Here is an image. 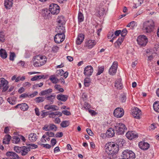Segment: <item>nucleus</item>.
<instances>
[{
  "label": "nucleus",
  "mask_w": 159,
  "mask_h": 159,
  "mask_svg": "<svg viewBox=\"0 0 159 159\" xmlns=\"http://www.w3.org/2000/svg\"><path fill=\"white\" fill-rule=\"evenodd\" d=\"M106 146L105 151L107 154V157L110 159L116 158V155L119 151V146L113 142L108 143Z\"/></svg>",
  "instance_id": "nucleus-1"
},
{
  "label": "nucleus",
  "mask_w": 159,
  "mask_h": 159,
  "mask_svg": "<svg viewBox=\"0 0 159 159\" xmlns=\"http://www.w3.org/2000/svg\"><path fill=\"white\" fill-rule=\"evenodd\" d=\"M154 26V21L152 20H150L143 23L142 30L144 33H150L153 31Z\"/></svg>",
  "instance_id": "nucleus-2"
},
{
  "label": "nucleus",
  "mask_w": 159,
  "mask_h": 159,
  "mask_svg": "<svg viewBox=\"0 0 159 159\" xmlns=\"http://www.w3.org/2000/svg\"><path fill=\"white\" fill-rule=\"evenodd\" d=\"M47 58L44 56L38 55L34 57L33 65L35 67L43 66L46 62Z\"/></svg>",
  "instance_id": "nucleus-3"
},
{
  "label": "nucleus",
  "mask_w": 159,
  "mask_h": 159,
  "mask_svg": "<svg viewBox=\"0 0 159 159\" xmlns=\"http://www.w3.org/2000/svg\"><path fill=\"white\" fill-rule=\"evenodd\" d=\"M115 129L118 135L123 134L127 130L125 125L121 123H116L115 125Z\"/></svg>",
  "instance_id": "nucleus-4"
},
{
  "label": "nucleus",
  "mask_w": 159,
  "mask_h": 159,
  "mask_svg": "<svg viewBox=\"0 0 159 159\" xmlns=\"http://www.w3.org/2000/svg\"><path fill=\"white\" fill-rule=\"evenodd\" d=\"M137 41L138 44L142 46H145L148 42L147 37L143 35L139 36Z\"/></svg>",
  "instance_id": "nucleus-5"
},
{
  "label": "nucleus",
  "mask_w": 159,
  "mask_h": 159,
  "mask_svg": "<svg viewBox=\"0 0 159 159\" xmlns=\"http://www.w3.org/2000/svg\"><path fill=\"white\" fill-rule=\"evenodd\" d=\"M50 12L53 15H57L60 11L59 7L56 4L52 3L49 6Z\"/></svg>",
  "instance_id": "nucleus-6"
},
{
  "label": "nucleus",
  "mask_w": 159,
  "mask_h": 159,
  "mask_svg": "<svg viewBox=\"0 0 159 159\" xmlns=\"http://www.w3.org/2000/svg\"><path fill=\"white\" fill-rule=\"evenodd\" d=\"M65 34L57 33L54 37V40L55 42L59 43L62 42L65 38Z\"/></svg>",
  "instance_id": "nucleus-7"
},
{
  "label": "nucleus",
  "mask_w": 159,
  "mask_h": 159,
  "mask_svg": "<svg viewBox=\"0 0 159 159\" xmlns=\"http://www.w3.org/2000/svg\"><path fill=\"white\" fill-rule=\"evenodd\" d=\"M124 111L122 108L117 107L114 111L113 114L114 116L117 118H120L124 115Z\"/></svg>",
  "instance_id": "nucleus-8"
},
{
  "label": "nucleus",
  "mask_w": 159,
  "mask_h": 159,
  "mask_svg": "<svg viewBox=\"0 0 159 159\" xmlns=\"http://www.w3.org/2000/svg\"><path fill=\"white\" fill-rule=\"evenodd\" d=\"M0 88L2 89L3 92H5L7 89L8 86H7L8 82L3 78L0 79Z\"/></svg>",
  "instance_id": "nucleus-9"
},
{
  "label": "nucleus",
  "mask_w": 159,
  "mask_h": 159,
  "mask_svg": "<svg viewBox=\"0 0 159 159\" xmlns=\"http://www.w3.org/2000/svg\"><path fill=\"white\" fill-rule=\"evenodd\" d=\"M118 62L114 61L112 63V66L109 70V73L111 75H114L116 73L117 68Z\"/></svg>",
  "instance_id": "nucleus-10"
},
{
  "label": "nucleus",
  "mask_w": 159,
  "mask_h": 159,
  "mask_svg": "<svg viewBox=\"0 0 159 159\" xmlns=\"http://www.w3.org/2000/svg\"><path fill=\"white\" fill-rule=\"evenodd\" d=\"M126 136L129 139L132 140L137 138L138 137V135L135 131H129L126 133Z\"/></svg>",
  "instance_id": "nucleus-11"
},
{
  "label": "nucleus",
  "mask_w": 159,
  "mask_h": 159,
  "mask_svg": "<svg viewBox=\"0 0 159 159\" xmlns=\"http://www.w3.org/2000/svg\"><path fill=\"white\" fill-rule=\"evenodd\" d=\"M93 72V67L91 66H88L84 68V73L86 76H90L92 75Z\"/></svg>",
  "instance_id": "nucleus-12"
},
{
  "label": "nucleus",
  "mask_w": 159,
  "mask_h": 159,
  "mask_svg": "<svg viewBox=\"0 0 159 159\" xmlns=\"http://www.w3.org/2000/svg\"><path fill=\"white\" fill-rule=\"evenodd\" d=\"M133 116L135 118L139 119L141 114V111L137 107H135L132 110Z\"/></svg>",
  "instance_id": "nucleus-13"
},
{
  "label": "nucleus",
  "mask_w": 159,
  "mask_h": 159,
  "mask_svg": "<svg viewBox=\"0 0 159 159\" xmlns=\"http://www.w3.org/2000/svg\"><path fill=\"white\" fill-rule=\"evenodd\" d=\"M139 146L140 148L143 150H148L150 147V144L144 141H141L139 142Z\"/></svg>",
  "instance_id": "nucleus-14"
},
{
  "label": "nucleus",
  "mask_w": 159,
  "mask_h": 159,
  "mask_svg": "<svg viewBox=\"0 0 159 159\" xmlns=\"http://www.w3.org/2000/svg\"><path fill=\"white\" fill-rule=\"evenodd\" d=\"M125 155L127 156L126 159H135V154L129 150H125Z\"/></svg>",
  "instance_id": "nucleus-15"
},
{
  "label": "nucleus",
  "mask_w": 159,
  "mask_h": 159,
  "mask_svg": "<svg viewBox=\"0 0 159 159\" xmlns=\"http://www.w3.org/2000/svg\"><path fill=\"white\" fill-rule=\"evenodd\" d=\"M96 43L95 40L89 39L86 41L85 46L89 48H91L96 44Z\"/></svg>",
  "instance_id": "nucleus-16"
},
{
  "label": "nucleus",
  "mask_w": 159,
  "mask_h": 159,
  "mask_svg": "<svg viewBox=\"0 0 159 159\" xmlns=\"http://www.w3.org/2000/svg\"><path fill=\"white\" fill-rule=\"evenodd\" d=\"M63 25H57L56 29V31L58 33L64 34L65 32V27Z\"/></svg>",
  "instance_id": "nucleus-17"
},
{
  "label": "nucleus",
  "mask_w": 159,
  "mask_h": 159,
  "mask_svg": "<svg viewBox=\"0 0 159 159\" xmlns=\"http://www.w3.org/2000/svg\"><path fill=\"white\" fill-rule=\"evenodd\" d=\"M7 157H11L13 159H19V156L15 152H7L6 153Z\"/></svg>",
  "instance_id": "nucleus-18"
},
{
  "label": "nucleus",
  "mask_w": 159,
  "mask_h": 159,
  "mask_svg": "<svg viewBox=\"0 0 159 159\" xmlns=\"http://www.w3.org/2000/svg\"><path fill=\"white\" fill-rule=\"evenodd\" d=\"M115 86L117 89L120 90L123 88V85L121 82V79H118L115 81Z\"/></svg>",
  "instance_id": "nucleus-19"
},
{
  "label": "nucleus",
  "mask_w": 159,
  "mask_h": 159,
  "mask_svg": "<svg viewBox=\"0 0 159 159\" xmlns=\"http://www.w3.org/2000/svg\"><path fill=\"white\" fill-rule=\"evenodd\" d=\"M13 4V0H5L4 1V6L7 9H10L12 7Z\"/></svg>",
  "instance_id": "nucleus-20"
},
{
  "label": "nucleus",
  "mask_w": 159,
  "mask_h": 159,
  "mask_svg": "<svg viewBox=\"0 0 159 159\" xmlns=\"http://www.w3.org/2000/svg\"><path fill=\"white\" fill-rule=\"evenodd\" d=\"M57 25H64L66 22L64 17L63 16H58L57 20Z\"/></svg>",
  "instance_id": "nucleus-21"
},
{
  "label": "nucleus",
  "mask_w": 159,
  "mask_h": 159,
  "mask_svg": "<svg viewBox=\"0 0 159 159\" xmlns=\"http://www.w3.org/2000/svg\"><path fill=\"white\" fill-rule=\"evenodd\" d=\"M21 154L22 156H25L29 152L30 150V148L28 147L22 146V147Z\"/></svg>",
  "instance_id": "nucleus-22"
},
{
  "label": "nucleus",
  "mask_w": 159,
  "mask_h": 159,
  "mask_svg": "<svg viewBox=\"0 0 159 159\" xmlns=\"http://www.w3.org/2000/svg\"><path fill=\"white\" fill-rule=\"evenodd\" d=\"M44 108L47 110H52V111H57L59 110V108L56 105H46L44 106Z\"/></svg>",
  "instance_id": "nucleus-23"
},
{
  "label": "nucleus",
  "mask_w": 159,
  "mask_h": 159,
  "mask_svg": "<svg viewBox=\"0 0 159 159\" xmlns=\"http://www.w3.org/2000/svg\"><path fill=\"white\" fill-rule=\"evenodd\" d=\"M84 38V35L82 34H79L76 40V43L78 45L80 44Z\"/></svg>",
  "instance_id": "nucleus-24"
},
{
  "label": "nucleus",
  "mask_w": 159,
  "mask_h": 159,
  "mask_svg": "<svg viewBox=\"0 0 159 159\" xmlns=\"http://www.w3.org/2000/svg\"><path fill=\"white\" fill-rule=\"evenodd\" d=\"M38 138V136L36 134L34 133H30L29 136V139L31 142H34Z\"/></svg>",
  "instance_id": "nucleus-25"
},
{
  "label": "nucleus",
  "mask_w": 159,
  "mask_h": 159,
  "mask_svg": "<svg viewBox=\"0 0 159 159\" xmlns=\"http://www.w3.org/2000/svg\"><path fill=\"white\" fill-rule=\"evenodd\" d=\"M68 96L66 95H64L62 94H58L57 96V99L63 102L66 101L67 99Z\"/></svg>",
  "instance_id": "nucleus-26"
},
{
  "label": "nucleus",
  "mask_w": 159,
  "mask_h": 159,
  "mask_svg": "<svg viewBox=\"0 0 159 159\" xmlns=\"http://www.w3.org/2000/svg\"><path fill=\"white\" fill-rule=\"evenodd\" d=\"M55 95H51L50 96H46L47 100L49 102L50 104H52L53 103L54 100L55 98Z\"/></svg>",
  "instance_id": "nucleus-27"
},
{
  "label": "nucleus",
  "mask_w": 159,
  "mask_h": 159,
  "mask_svg": "<svg viewBox=\"0 0 159 159\" xmlns=\"http://www.w3.org/2000/svg\"><path fill=\"white\" fill-rule=\"evenodd\" d=\"M106 135L108 137H112L115 134L114 129L111 128H109L106 133Z\"/></svg>",
  "instance_id": "nucleus-28"
},
{
  "label": "nucleus",
  "mask_w": 159,
  "mask_h": 159,
  "mask_svg": "<svg viewBox=\"0 0 159 159\" xmlns=\"http://www.w3.org/2000/svg\"><path fill=\"white\" fill-rule=\"evenodd\" d=\"M7 101L10 104L12 105H15L16 102V98L13 97L8 98Z\"/></svg>",
  "instance_id": "nucleus-29"
},
{
  "label": "nucleus",
  "mask_w": 159,
  "mask_h": 159,
  "mask_svg": "<svg viewBox=\"0 0 159 159\" xmlns=\"http://www.w3.org/2000/svg\"><path fill=\"white\" fill-rule=\"evenodd\" d=\"M11 138L9 135H6L5 138L3 140V143L4 144H8Z\"/></svg>",
  "instance_id": "nucleus-30"
},
{
  "label": "nucleus",
  "mask_w": 159,
  "mask_h": 159,
  "mask_svg": "<svg viewBox=\"0 0 159 159\" xmlns=\"http://www.w3.org/2000/svg\"><path fill=\"white\" fill-rule=\"evenodd\" d=\"M153 108L156 112H159V101H156L154 103Z\"/></svg>",
  "instance_id": "nucleus-31"
},
{
  "label": "nucleus",
  "mask_w": 159,
  "mask_h": 159,
  "mask_svg": "<svg viewBox=\"0 0 159 159\" xmlns=\"http://www.w3.org/2000/svg\"><path fill=\"white\" fill-rule=\"evenodd\" d=\"M52 89L50 88L48 89L41 91L40 92V95L42 96L51 93L52 92Z\"/></svg>",
  "instance_id": "nucleus-32"
},
{
  "label": "nucleus",
  "mask_w": 159,
  "mask_h": 159,
  "mask_svg": "<svg viewBox=\"0 0 159 159\" xmlns=\"http://www.w3.org/2000/svg\"><path fill=\"white\" fill-rule=\"evenodd\" d=\"M29 108L28 105L26 103H21L20 109L22 111H25L28 110Z\"/></svg>",
  "instance_id": "nucleus-33"
},
{
  "label": "nucleus",
  "mask_w": 159,
  "mask_h": 159,
  "mask_svg": "<svg viewBox=\"0 0 159 159\" xmlns=\"http://www.w3.org/2000/svg\"><path fill=\"white\" fill-rule=\"evenodd\" d=\"M0 55L2 58H6L7 57V54L6 50L3 49H1L0 50Z\"/></svg>",
  "instance_id": "nucleus-34"
},
{
  "label": "nucleus",
  "mask_w": 159,
  "mask_h": 159,
  "mask_svg": "<svg viewBox=\"0 0 159 159\" xmlns=\"http://www.w3.org/2000/svg\"><path fill=\"white\" fill-rule=\"evenodd\" d=\"M78 19L79 23L81 22L84 20L83 14L80 11H79L78 15Z\"/></svg>",
  "instance_id": "nucleus-35"
},
{
  "label": "nucleus",
  "mask_w": 159,
  "mask_h": 159,
  "mask_svg": "<svg viewBox=\"0 0 159 159\" xmlns=\"http://www.w3.org/2000/svg\"><path fill=\"white\" fill-rule=\"evenodd\" d=\"M49 80L53 84H56L57 83L59 80L57 78L55 77L54 76L51 75L49 78Z\"/></svg>",
  "instance_id": "nucleus-36"
},
{
  "label": "nucleus",
  "mask_w": 159,
  "mask_h": 159,
  "mask_svg": "<svg viewBox=\"0 0 159 159\" xmlns=\"http://www.w3.org/2000/svg\"><path fill=\"white\" fill-rule=\"evenodd\" d=\"M137 26L136 22L134 21H132L129 23L127 25V27H130L131 28L133 29Z\"/></svg>",
  "instance_id": "nucleus-37"
},
{
  "label": "nucleus",
  "mask_w": 159,
  "mask_h": 159,
  "mask_svg": "<svg viewBox=\"0 0 159 159\" xmlns=\"http://www.w3.org/2000/svg\"><path fill=\"white\" fill-rule=\"evenodd\" d=\"M44 76L43 75H35L31 79V80L32 81H34L38 79H41L43 78Z\"/></svg>",
  "instance_id": "nucleus-38"
},
{
  "label": "nucleus",
  "mask_w": 159,
  "mask_h": 159,
  "mask_svg": "<svg viewBox=\"0 0 159 159\" xmlns=\"http://www.w3.org/2000/svg\"><path fill=\"white\" fill-rule=\"evenodd\" d=\"M60 125L62 127L65 128L69 126V122L67 120L63 121L61 122Z\"/></svg>",
  "instance_id": "nucleus-39"
},
{
  "label": "nucleus",
  "mask_w": 159,
  "mask_h": 159,
  "mask_svg": "<svg viewBox=\"0 0 159 159\" xmlns=\"http://www.w3.org/2000/svg\"><path fill=\"white\" fill-rule=\"evenodd\" d=\"M20 140V139L19 138L16 136H14L13 138L12 141L13 143L16 144L18 143Z\"/></svg>",
  "instance_id": "nucleus-40"
},
{
  "label": "nucleus",
  "mask_w": 159,
  "mask_h": 159,
  "mask_svg": "<svg viewBox=\"0 0 159 159\" xmlns=\"http://www.w3.org/2000/svg\"><path fill=\"white\" fill-rule=\"evenodd\" d=\"M45 98L43 97H37L35 99V101L37 103H39L43 102Z\"/></svg>",
  "instance_id": "nucleus-41"
},
{
  "label": "nucleus",
  "mask_w": 159,
  "mask_h": 159,
  "mask_svg": "<svg viewBox=\"0 0 159 159\" xmlns=\"http://www.w3.org/2000/svg\"><path fill=\"white\" fill-rule=\"evenodd\" d=\"M57 127L55 125L51 124L49 125V129L50 130H54L56 131L57 129Z\"/></svg>",
  "instance_id": "nucleus-42"
},
{
  "label": "nucleus",
  "mask_w": 159,
  "mask_h": 159,
  "mask_svg": "<svg viewBox=\"0 0 159 159\" xmlns=\"http://www.w3.org/2000/svg\"><path fill=\"white\" fill-rule=\"evenodd\" d=\"M90 84V81L89 79L86 78L84 80V84L85 87H89Z\"/></svg>",
  "instance_id": "nucleus-43"
},
{
  "label": "nucleus",
  "mask_w": 159,
  "mask_h": 159,
  "mask_svg": "<svg viewBox=\"0 0 159 159\" xmlns=\"http://www.w3.org/2000/svg\"><path fill=\"white\" fill-rule=\"evenodd\" d=\"M104 70V68L103 66H101L98 67V70L97 73L96 74V75H100L101 73H103Z\"/></svg>",
  "instance_id": "nucleus-44"
},
{
  "label": "nucleus",
  "mask_w": 159,
  "mask_h": 159,
  "mask_svg": "<svg viewBox=\"0 0 159 159\" xmlns=\"http://www.w3.org/2000/svg\"><path fill=\"white\" fill-rule=\"evenodd\" d=\"M22 149V147L15 146L14 147V150L18 153H21Z\"/></svg>",
  "instance_id": "nucleus-45"
},
{
  "label": "nucleus",
  "mask_w": 159,
  "mask_h": 159,
  "mask_svg": "<svg viewBox=\"0 0 159 159\" xmlns=\"http://www.w3.org/2000/svg\"><path fill=\"white\" fill-rule=\"evenodd\" d=\"M124 39V37H122L121 38H119L116 42V43L117 44L118 46H119L121 44Z\"/></svg>",
  "instance_id": "nucleus-46"
},
{
  "label": "nucleus",
  "mask_w": 159,
  "mask_h": 159,
  "mask_svg": "<svg viewBox=\"0 0 159 159\" xmlns=\"http://www.w3.org/2000/svg\"><path fill=\"white\" fill-rule=\"evenodd\" d=\"M50 13L49 10L45 9L43 10V14L45 17H47Z\"/></svg>",
  "instance_id": "nucleus-47"
},
{
  "label": "nucleus",
  "mask_w": 159,
  "mask_h": 159,
  "mask_svg": "<svg viewBox=\"0 0 159 159\" xmlns=\"http://www.w3.org/2000/svg\"><path fill=\"white\" fill-rule=\"evenodd\" d=\"M4 33L2 32H0V41L2 42H3L5 41V37Z\"/></svg>",
  "instance_id": "nucleus-48"
},
{
  "label": "nucleus",
  "mask_w": 159,
  "mask_h": 159,
  "mask_svg": "<svg viewBox=\"0 0 159 159\" xmlns=\"http://www.w3.org/2000/svg\"><path fill=\"white\" fill-rule=\"evenodd\" d=\"M127 32V30L126 28L123 29L121 31V35L122 37L124 38L126 35Z\"/></svg>",
  "instance_id": "nucleus-49"
},
{
  "label": "nucleus",
  "mask_w": 159,
  "mask_h": 159,
  "mask_svg": "<svg viewBox=\"0 0 159 159\" xmlns=\"http://www.w3.org/2000/svg\"><path fill=\"white\" fill-rule=\"evenodd\" d=\"M26 145L28 146H29V147L30 148L34 149L37 148L38 147V146L37 145L34 144H28L26 143Z\"/></svg>",
  "instance_id": "nucleus-50"
},
{
  "label": "nucleus",
  "mask_w": 159,
  "mask_h": 159,
  "mask_svg": "<svg viewBox=\"0 0 159 159\" xmlns=\"http://www.w3.org/2000/svg\"><path fill=\"white\" fill-rule=\"evenodd\" d=\"M105 13V11L104 9H101L98 11V15L100 16H103L104 15Z\"/></svg>",
  "instance_id": "nucleus-51"
},
{
  "label": "nucleus",
  "mask_w": 159,
  "mask_h": 159,
  "mask_svg": "<svg viewBox=\"0 0 159 159\" xmlns=\"http://www.w3.org/2000/svg\"><path fill=\"white\" fill-rule=\"evenodd\" d=\"M121 101L122 102H125L126 100V97L124 93L121 95Z\"/></svg>",
  "instance_id": "nucleus-52"
},
{
  "label": "nucleus",
  "mask_w": 159,
  "mask_h": 159,
  "mask_svg": "<svg viewBox=\"0 0 159 159\" xmlns=\"http://www.w3.org/2000/svg\"><path fill=\"white\" fill-rule=\"evenodd\" d=\"M16 55L14 52H11L9 57V59L11 61H13L14 58L15 57Z\"/></svg>",
  "instance_id": "nucleus-53"
},
{
  "label": "nucleus",
  "mask_w": 159,
  "mask_h": 159,
  "mask_svg": "<svg viewBox=\"0 0 159 159\" xmlns=\"http://www.w3.org/2000/svg\"><path fill=\"white\" fill-rule=\"evenodd\" d=\"M83 107L85 109H89L90 107V106L89 103L85 102L84 103Z\"/></svg>",
  "instance_id": "nucleus-54"
},
{
  "label": "nucleus",
  "mask_w": 159,
  "mask_h": 159,
  "mask_svg": "<svg viewBox=\"0 0 159 159\" xmlns=\"http://www.w3.org/2000/svg\"><path fill=\"white\" fill-rule=\"evenodd\" d=\"M57 75L62 76L64 73V71L63 70L61 69L57 70Z\"/></svg>",
  "instance_id": "nucleus-55"
},
{
  "label": "nucleus",
  "mask_w": 159,
  "mask_h": 159,
  "mask_svg": "<svg viewBox=\"0 0 159 159\" xmlns=\"http://www.w3.org/2000/svg\"><path fill=\"white\" fill-rule=\"evenodd\" d=\"M45 134L49 137H53L54 136V134L52 132L48 131L46 132Z\"/></svg>",
  "instance_id": "nucleus-56"
},
{
  "label": "nucleus",
  "mask_w": 159,
  "mask_h": 159,
  "mask_svg": "<svg viewBox=\"0 0 159 159\" xmlns=\"http://www.w3.org/2000/svg\"><path fill=\"white\" fill-rule=\"evenodd\" d=\"M59 49V47L57 46H54L52 49V52H57Z\"/></svg>",
  "instance_id": "nucleus-57"
},
{
  "label": "nucleus",
  "mask_w": 159,
  "mask_h": 159,
  "mask_svg": "<svg viewBox=\"0 0 159 159\" xmlns=\"http://www.w3.org/2000/svg\"><path fill=\"white\" fill-rule=\"evenodd\" d=\"M27 97H29V94L26 93H23L20 95L19 98H25Z\"/></svg>",
  "instance_id": "nucleus-58"
},
{
  "label": "nucleus",
  "mask_w": 159,
  "mask_h": 159,
  "mask_svg": "<svg viewBox=\"0 0 159 159\" xmlns=\"http://www.w3.org/2000/svg\"><path fill=\"white\" fill-rule=\"evenodd\" d=\"M62 113L67 116H69L71 115L70 112L67 110H63L62 111Z\"/></svg>",
  "instance_id": "nucleus-59"
},
{
  "label": "nucleus",
  "mask_w": 159,
  "mask_h": 159,
  "mask_svg": "<svg viewBox=\"0 0 159 159\" xmlns=\"http://www.w3.org/2000/svg\"><path fill=\"white\" fill-rule=\"evenodd\" d=\"M114 33L113 32H109L108 34L107 37L109 39H110L111 38L114 37Z\"/></svg>",
  "instance_id": "nucleus-60"
},
{
  "label": "nucleus",
  "mask_w": 159,
  "mask_h": 159,
  "mask_svg": "<svg viewBox=\"0 0 159 159\" xmlns=\"http://www.w3.org/2000/svg\"><path fill=\"white\" fill-rule=\"evenodd\" d=\"M86 131L88 134L90 136H92L93 134V132H92L91 130L89 128H87L86 129Z\"/></svg>",
  "instance_id": "nucleus-61"
},
{
  "label": "nucleus",
  "mask_w": 159,
  "mask_h": 159,
  "mask_svg": "<svg viewBox=\"0 0 159 159\" xmlns=\"http://www.w3.org/2000/svg\"><path fill=\"white\" fill-rule=\"evenodd\" d=\"M121 30H116L114 33V35L116 36H118L120 34H121Z\"/></svg>",
  "instance_id": "nucleus-62"
},
{
  "label": "nucleus",
  "mask_w": 159,
  "mask_h": 159,
  "mask_svg": "<svg viewBox=\"0 0 159 159\" xmlns=\"http://www.w3.org/2000/svg\"><path fill=\"white\" fill-rule=\"evenodd\" d=\"M31 85V84L29 82H26L23 84V86L24 87H29Z\"/></svg>",
  "instance_id": "nucleus-63"
},
{
  "label": "nucleus",
  "mask_w": 159,
  "mask_h": 159,
  "mask_svg": "<svg viewBox=\"0 0 159 159\" xmlns=\"http://www.w3.org/2000/svg\"><path fill=\"white\" fill-rule=\"evenodd\" d=\"M126 155H125V150H124L122 152V158H120L119 159H126Z\"/></svg>",
  "instance_id": "nucleus-64"
}]
</instances>
